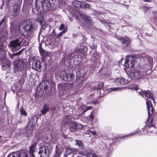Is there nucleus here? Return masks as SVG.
Listing matches in <instances>:
<instances>
[{
	"mask_svg": "<svg viewBox=\"0 0 157 157\" xmlns=\"http://www.w3.org/2000/svg\"><path fill=\"white\" fill-rule=\"evenodd\" d=\"M135 64L134 59L132 57H130L128 60L127 58L125 62L124 65L127 68H132L134 66Z\"/></svg>",
	"mask_w": 157,
	"mask_h": 157,
	"instance_id": "nucleus-16",
	"label": "nucleus"
},
{
	"mask_svg": "<svg viewBox=\"0 0 157 157\" xmlns=\"http://www.w3.org/2000/svg\"><path fill=\"white\" fill-rule=\"evenodd\" d=\"M3 48V46L1 45L0 44V50H1L2 49V48Z\"/></svg>",
	"mask_w": 157,
	"mask_h": 157,
	"instance_id": "nucleus-56",
	"label": "nucleus"
},
{
	"mask_svg": "<svg viewBox=\"0 0 157 157\" xmlns=\"http://www.w3.org/2000/svg\"><path fill=\"white\" fill-rule=\"evenodd\" d=\"M140 132L141 131L140 130L138 129L136 130L135 131L133 132H131L129 134L120 137H118V140L119 139L121 140L122 138L124 139L126 137H128L129 136H134L136 134L140 133Z\"/></svg>",
	"mask_w": 157,
	"mask_h": 157,
	"instance_id": "nucleus-22",
	"label": "nucleus"
},
{
	"mask_svg": "<svg viewBox=\"0 0 157 157\" xmlns=\"http://www.w3.org/2000/svg\"><path fill=\"white\" fill-rule=\"evenodd\" d=\"M29 25V21L28 19L23 20L19 24L18 30L22 36H25L28 34V30L26 28Z\"/></svg>",
	"mask_w": 157,
	"mask_h": 157,
	"instance_id": "nucleus-3",
	"label": "nucleus"
},
{
	"mask_svg": "<svg viewBox=\"0 0 157 157\" xmlns=\"http://www.w3.org/2000/svg\"><path fill=\"white\" fill-rule=\"evenodd\" d=\"M39 50L40 54L43 58H46L49 56V53L45 51L41 47L39 48Z\"/></svg>",
	"mask_w": 157,
	"mask_h": 157,
	"instance_id": "nucleus-25",
	"label": "nucleus"
},
{
	"mask_svg": "<svg viewBox=\"0 0 157 157\" xmlns=\"http://www.w3.org/2000/svg\"><path fill=\"white\" fill-rule=\"evenodd\" d=\"M66 32V31L65 30H64L62 32H60L58 35V36L60 38L61 36L63 35Z\"/></svg>",
	"mask_w": 157,
	"mask_h": 157,
	"instance_id": "nucleus-40",
	"label": "nucleus"
},
{
	"mask_svg": "<svg viewBox=\"0 0 157 157\" xmlns=\"http://www.w3.org/2000/svg\"><path fill=\"white\" fill-rule=\"evenodd\" d=\"M15 2H16L17 3H18V4L19 5L21 3V1L20 0H15ZM17 4H16V5Z\"/></svg>",
	"mask_w": 157,
	"mask_h": 157,
	"instance_id": "nucleus-48",
	"label": "nucleus"
},
{
	"mask_svg": "<svg viewBox=\"0 0 157 157\" xmlns=\"http://www.w3.org/2000/svg\"><path fill=\"white\" fill-rule=\"evenodd\" d=\"M51 7L50 0H43L41 2V5L39 6V9L40 12L44 13L50 10Z\"/></svg>",
	"mask_w": 157,
	"mask_h": 157,
	"instance_id": "nucleus-5",
	"label": "nucleus"
},
{
	"mask_svg": "<svg viewBox=\"0 0 157 157\" xmlns=\"http://www.w3.org/2000/svg\"><path fill=\"white\" fill-rule=\"evenodd\" d=\"M95 54H94L93 55V57H95Z\"/></svg>",
	"mask_w": 157,
	"mask_h": 157,
	"instance_id": "nucleus-59",
	"label": "nucleus"
},
{
	"mask_svg": "<svg viewBox=\"0 0 157 157\" xmlns=\"http://www.w3.org/2000/svg\"><path fill=\"white\" fill-rule=\"evenodd\" d=\"M113 81L115 84L119 86L123 85L127 83L126 80L123 78L114 79Z\"/></svg>",
	"mask_w": 157,
	"mask_h": 157,
	"instance_id": "nucleus-18",
	"label": "nucleus"
},
{
	"mask_svg": "<svg viewBox=\"0 0 157 157\" xmlns=\"http://www.w3.org/2000/svg\"><path fill=\"white\" fill-rule=\"evenodd\" d=\"M58 34H55V35H53L52 38L54 39V41L55 42H58L59 41L60 38L58 36Z\"/></svg>",
	"mask_w": 157,
	"mask_h": 157,
	"instance_id": "nucleus-33",
	"label": "nucleus"
},
{
	"mask_svg": "<svg viewBox=\"0 0 157 157\" xmlns=\"http://www.w3.org/2000/svg\"><path fill=\"white\" fill-rule=\"evenodd\" d=\"M67 154H65V155H64V157H68L67 156ZM69 155V156H68V157H74V155Z\"/></svg>",
	"mask_w": 157,
	"mask_h": 157,
	"instance_id": "nucleus-50",
	"label": "nucleus"
},
{
	"mask_svg": "<svg viewBox=\"0 0 157 157\" xmlns=\"http://www.w3.org/2000/svg\"><path fill=\"white\" fill-rule=\"evenodd\" d=\"M6 17H4L0 21V27L3 24H5L6 22Z\"/></svg>",
	"mask_w": 157,
	"mask_h": 157,
	"instance_id": "nucleus-36",
	"label": "nucleus"
},
{
	"mask_svg": "<svg viewBox=\"0 0 157 157\" xmlns=\"http://www.w3.org/2000/svg\"><path fill=\"white\" fill-rule=\"evenodd\" d=\"M76 129H80L83 128V126L79 124L76 123Z\"/></svg>",
	"mask_w": 157,
	"mask_h": 157,
	"instance_id": "nucleus-41",
	"label": "nucleus"
},
{
	"mask_svg": "<svg viewBox=\"0 0 157 157\" xmlns=\"http://www.w3.org/2000/svg\"><path fill=\"white\" fill-rule=\"evenodd\" d=\"M44 19L42 16H39L36 20L39 22L40 24L42 26L43 25V22Z\"/></svg>",
	"mask_w": 157,
	"mask_h": 157,
	"instance_id": "nucleus-32",
	"label": "nucleus"
},
{
	"mask_svg": "<svg viewBox=\"0 0 157 157\" xmlns=\"http://www.w3.org/2000/svg\"><path fill=\"white\" fill-rule=\"evenodd\" d=\"M50 110V107L49 104L47 103H45L43 106L42 109L41 110V112L43 115L45 114Z\"/></svg>",
	"mask_w": 157,
	"mask_h": 157,
	"instance_id": "nucleus-21",
	"label": "nucleus"
},
{
	"mask_svg": "<svg viewBox=\"0 0 157 157\" xmlns=\"http://www.w3.org/2000/svg\"><path fill=\"white\" fill-rule=\"evenodd\" d=\"M129 75L130 77L134 80L139 79L141 77V74L140 71L135 69H132Z\"/></svg>",
	"mask_w": 157,
	"mask_h": 157,
	"instance_id": "nucleus-13",
	"label": "nucleus"
},
{
	"mask_svg": "<svg viewBox=\"0 0 157 157\" xmlns=\"http://www.w3.org/2000/svg\"><path fill=\"white\" fill-rule=\"evenodd\" d=\"M76 157H82V156L80 155H79L77 156Z\"/></svg>",
	"mask_w": 157,
	"mask_h": 157,
	"instance_id": "nucleus-60",
	"label": "nucleus"
},
{
	"mask_svg": "<svg viewBox=\"0 0 157 157\" xmlns=\"http://www.w3.org/2000/svg\"><path fill=\"white\" fill-rule=\"evenodd\" d=\"M87 1H88V0H87Z\"/></svg>",
	"mask_w": 157,
	"mask_h": 157,
	"instance_id": "nucleus-63",
	"label": "nucleus"
},
{
	"mask_svg": "<svg viewBox=\"0 0 157 157\" xmlns=\"http://www.w3.org/2000/svg\"><path fill=\"white\" fill-rule=\"evenodd\" d=\"M21 115L27 116V114L25 111L23 109L21 110Z\"/></svg>",
	"mask_w": 157,
	"mask_h": 157,
	"instance_id": "nucleus-38",
	"label": "nucleus"
},
{
	"mask_svg": "<svg viewBox=\"0 0 157 157\" xmlns=\"http://www.w3.org/2000/svg\"><path fill=\"white\" fill-rule=\"evenodd\" d=\"M92 134L93 135H95L96 134V132L95 131H94L91 132Z\"/></svg>",
	"mask_w": 157,
	"mask_h": 157,
	"instance_id": "nucleus-53",
	"label": "nucleus"
},
{
	"mask_svg": "<svg viewBox=\"0 0 157 157\" xmlns=\"http://www.w3.org/2000/svg\"><path fill=\"white\" fill-rule=\"evenodd\" d=\"M20 8L19 5H14L12 15L14 17H17L19 14Z\"/></svg>",
	"mask_w": 157,
	"mask_h": 157,
	"instance_id": "nucleus-19",
	"label": "nucleus"
},
{
	"mask_svg": "<svg viewBox=\"0 0 157 157\" xmlns=\"http://www.w3.org/2000/svg\"><path fill=\"white\" fill-rule=\"evenodd\" d=\"M21 42L20 41L19 39L17 38L10 41L8 45V47L13 52L18 51L20 49Z\"/></svg>",
	"mask_w": 157,
	"mask_h": 157,
	"instance_id": "nucleus-4",
	"label": "nucleus"
},
{
	"mask_svg": "<svg viewBox=\"0 0 157 157\" xmlns=\"http://www.w3.org/2000/svg\"><path fill=\"white\" fill-rule=\"evenodd\" d=\"M95 90H99V93L100 94V95L101 97H102L103 95L104 94V90H103V83L101 82L99 83L97 87H96L95 88Z\"/></svg>",
	"mask_w": 157,
	"mask_h": 157,
	"instance_id": "nucleus-20",
	"label": "nucleus"
},
{
	"mask_svg": "<svg viewBox=\"0 0 157 157\" xmlns=\"http://www.w3.org/2000/svg\"><path fill=\"white\" fill-rule=\"evenodd\" d=\"M38 86L41 91H45L47 93L49 92L50 90L51 91L52 86L51 83L48 80L43 79L41 84H40Z\"/></svg>",
	"mask_w": 157,
	"mask_h": 157,
	"instance_id": "nucleus-6",
	"label": "nucleus"
},
{
	"mask_svg": "<svg viewBox=\"0 0 157 157\" xmlns=\"http://www.w3.org/2000/svg\"><path fill=\"white\" fill-rule=\"evenodd\" d=\"M23 50H24V49H22L21 50H20V51H19L18 52L15 53V55H16V56H19L22 53Z\"/></svg>",
	"mask_w": 157,
	"mask_h": 157,
	"instance_id": "nucleus-45",
	"label": "nucleus"
},
{
	"mask_svg": "<svg viewBox=\"0 0 157 157\" xmlns=\"http://www.w3.org/2000/svg\"><path fill=\"white\" fill-rule=\"evenodd\" d=\"M66 32V31L65 30H64L62 32H60L58 35V36L60 38L61 36L63 35Z\"/></svg>",
	"mask_w": 157,
	"mask_h": 157,
	"instance_id": "nucleus-39",
	"label": "nucleus"
},
{
	"mask_svg": "<svg viewBox=\"0 0 157 157\" xmlns=\"http://www.w3.org/2000/svg\"><path fill=\"white\" fill-rule=\"evenodd\" d=\"M3 4H4V1H3Z\"/></svg>",
	"mask_w": 157,
	"mask_h": 157,
	"instance_id": "nucleus-62",
	"label": "nucleus"
},
{
	"mask_svg": "<svg viewBox=\"0 0 157 157\" xmlns=\"http://www.w3.org/2000/svg\"><path fill=\"white\" fill-rule=\"evenodd\" d=\"M86 72L83 68H82L80 67H78L76 71V80L77 83L80 84L84 81V76Z\"/></svg>",
	"mask_w": 157,
	"mask_h": 157,
	"instance_id": "nucleus-7",
	"label": "nucleus"
},
{
	"mask_svg": "<svg viewBox=\"0 0 157 157\" xmlns=\"http://www.w3.org/2000/svg\"><path fill=\"white\" fill-rule=\"evenodd\" d=\"M147 106L148 117L145 122V125L146 127H147V131L152 132L155 128L154 124L157 121V114L150 101H147Z\"/></svg>",
	"mask_w": 157,
	"mask_h": 157,
	"instance_id": "nucleus-1",
	"label": "nucleus"
},
{
	"mask_svg": "<svg viewBox=\"0 0 157 157\" xmlns=\"http://www.w3.org/2000/svg\"><path fill=\"white\" fill-rule=\"evenodd\" d=\"M86 108L87 109V110H88L92 109L93 107L91 106H86Z\"/></svg>",
	"mask_w": 157,
	"mask_h": 157,
	"instance_id": "nucleus-51",
	"label": "nucleus"
},
{
	"mask_svg": "<svg viewBox=\"0 0 157 157\" xmlns=\"http://www.w3.org/2000/svg\"><path fill=\"white\" fill-rule=\"evenodd\" d=\"M7 65L8 67H10V62H9H9L7 63Z\"/></svg>",
	"mask_w": 157,
	"mask_h": 157,
	"instance_id": "nucleus-55",
	"label": "nucleus"
},
{
	"mask_svg": "<svg viewBox=\"0 0 157 157\" xmlns=\"http://www.w3.org/2000/svg\"><path fill=\"white\" fill-rule=\"evenodd\" d=\"M15 71H18L24 67V63L21 60H15L13 62Z\"/></svg>",
	"mask_w": 157,
	"mask_h": 157,
	"instance_id": "nucleus-12",
	"label": "nucleus"
},
{
	"mask_svg": "<svg viewBox=\"0 0 157 157\" xmlns=\"http://www.w3.org/2000/svg\"><path fill=\"white\" fill-rule=\"evenodd\" d=\"M82 108L83 109V112L82 113H83L88 110L86 108V106H82Z\"/></svg>",
	"mask_w": 157,
	"mask_h": 157,
	"instance_id": "nucleus-42",
	"label": "nucleus"
},
{
	"mask_svg": "<svg viewBox=\"0 0 157 157\" xmlns=\"http://www.w3.org/2000/svg\"><path fill=\"white\" fill-rule=\"evenodd\" d=\"M92 157H98V156L95 154H93L92 155Z\"/></svg>",
	"mask_w": 157,
	"mask_h": 157,
	"instance_id": "nucleus-54",
	"label": "nucleus"
},
{
	"mask_svg": "<svg viewBox=\"0 0 157 157\" xmlns=\"http://www.w3.org/2000/svg\"><path fill=\"white\" fill-rule=\"evenodd\" d=\"M77 149L74 148H67L66 150L65 154H67V155H74V153L77 152ZM68 156L67 155V156L68 157Z\"/></svg>",
	"mask_w": 157,
	"mask_h": 157,
	"instance_id": "nucleus-23",
	"label": "nucleus"
},
{
	"mask_svg": "<svg viewBox=\"0 0 157 157\" xmlns=\"http://www.w3.org/2000/svg\"><path fill=\"white\" fill-rule=\"evenodd\" d=\"M87 49L88 48L86 46L82 45L78 50V52L82 54H84V55H86Z\"/></svg>",
	"mask_w": 157,
	"mask_h": 157,
	"instance_id": "nucleus-27",
	"label": "nucleus"
},
{
	"mask_svg": "<svg viewBox=\"0 0 157 157\" xmlns=\"http://www.w3.org/2000/svg\"><path fill=\"white\" fill-rule=\"evenodd\" d=\"M63 79L65 81H71L75 78V75L72 73L65 71L62 75Z\"/></svg>",
	"mask_w": 157,
	"mask_h": 157,
	"instance_id": "nucleus-14",
	"label": "nucleus"
},
{
	"mask_svg": "<svg viewBox=\"0 0 157 157\" xmlns=\"http://www.w3.org/2000/svg\"><path fill=\"white\" fill-rule=\"evenodd\" d=\"M73 6L78 8L90 9L91 6L88 4H86L85 2L74 0L72 2Z\"/></svg>",
	"mask_w": 157,
	"mask_h": 157,
	"instance_id": "nucleus-9",
	"label": "nucleus"
},
{
	"mask_svg": "<svg viewBox=\"0 0 157 157\" xmlns=\"http://www.w3.org/2000/svg\"><path fill=\"white\" fill-rule=\"evenodd\" d=\"M121 41L122 44L125 47L129 46L131 44V39L128 36H123L118 39Z\"/></svg>",
	"mask_w": 157,
	"mask_h": 157,
	"instance_id": "nucleus-15",
	"label": "nucleus"
},
{
	"mask_svg": "<svg viewBox=\"0 0 157 157\" xmlns=\"http://www.w3.org/2000/svg\"><path fill=\"white\" fill-rule=\"evenodd\" d=\"M65 25L64 24H62L60 25V26L59 28V30H63L65 28Z\"/></svg>",
	"mask_w": 157,
	"mask_h": 157,
	"instance_id": "nucleus-43",
	"label": "nucleus"
},
{
	"mask_svg": "<svg viewBox=\"0 0 157 157\" xmlns=\"http://www.w3.org/2000/svg\"><path fill=\"white\" fill-rule=\"evenodd\" d=\"M52 34H54V35H55V34H56V33L55 31V30L54 29L53 30L52 32Z\"/></svg>",
	"mask_w": 157,
	"mask_h": 157,
	"instance_id": "nucleus-52",
	"label": "nucleus"
},
{
	"mask_svg": "<svg viewBox=\"0 0 157 157\" xmlns=\"http://www.w3.org/2000/svg\"><path fill=\"white\" fill-rule=\"evenodd\" d=\"M102 71V69L101 68L99 70V72H100Z\"/></svg>",
	"mask_w": 157,
	"mask_h": 157,
	"instance_id": "nucleus-57",
	"label": "nucleus"
},
{
	"mask_svg": "<svg viewBox=\"0 0 157 157\" xmlns=\"http://www.w3.org/2000/svg\"><path fill=\"white\" fill-rule=\"evenodd\" d=\"M75 145L78 146L80 149H82L84 147L83 144L80 140H76Z\"/></svg>",
	"mask_w": 157,
	"mask_h": 157,
	"instance_id": "nucleus-28",
	"label": "nucleus"
},
{
	"mask_svg": "<svg viewBox=\"0 0 157 157\" xmlns=\"http://www.w3.org/2000/svg\"><path fill=\"white\" fill-rule=\"evenodd\" d=\"M37 142H33L32 143L29 147V151L22 150L17 152L18 157H35L34 153L36 147Z\"/></svg>",
	"mask_w": 157,
	"mask_h": 157,
	"instance_id": "nucleus-2",
	"label": "nucleus"
},
{
	"mask_svg": "<svg viewBox=\"0 0 157 157\" xmlns=\"http://www.w3.org/2000/svg\"><path fill=\"white\" fill-rule=\"evenodd\" d=\"M33 68L36 71H39L41 70V65L40 61H36L33 64Z\"/></svg>",
	"mask_w": 157,
	"mask_h": 157,
	"instance_id": "nucleus-24",
	"label": "nucleus"
},
{
	"mask_svg": "<svg viewBox=\"0 0 157 157\" xmlns=\"http://www.w3.org/2000/svg\"><path fill=\"white\" fill-rule=\"evenodd\" d=\"M38 153L40 157H49L50 152L48 147L42 146L39 148Z\"/></svg>",
	"mask_w": 157,
	"mask_h": 157,
	"instance_id": "nucleus-11",
	"label": "nucleus"
},
{
	"mask_svg": "<svg viewBox=\"0 0 157 157\" xmlns=\"http://www.w3.org/2000/svg\"><path fill=\"white\" fill-rule=\"evenodd\" d=\"M139 94L141 95L144 97V96L145 97V98L147 97V98H145L146 99V101L147 100L150 101L151 102V104H152L151 101L148 98L151 99L153 101V102H154V97L153 96V94L152 93H151L150 91L149 90H148L147 91L146 90H141V91L139 92ZM146 103H147V101H146ZM152 106H153L152 105ZM153 107V106H152Z\"/></svg>",
	"mask_w": 157,
	"mask_h": 157,
	"instance_id": "nucleus-10",
	"label": "nucleus"
},
{
	"mask_svg": "<svg viewBox=\"0 0 157 157\" xmlns=\"http://www.w3.org/2000/svg\"><path fill=\"white\" fill-rule=\"evenodd\" d=\"M94 119V116L93 113L91 112L90 116L88 117V119L90 121H93Z\"/></svg>",
	"mask_w": 157,
	"mask_h": 157,
	"instance_id": "nucleus-37",
	"label": "nucleus"
},
{
	"mask_svg": "<svg viewBox=\"0 0 157 157\" xmlns=\"http://www.w3.org/2000/svg\"><path fill=\"white\" fill-rule=\"evenodd\" d=\"M23 50H24V49H22L21 50H20V51H19L18 52L15 53V55H16V56H19L22 53Z\"/></svg>",
	"mask_w": 157,
	"mask_h": 157,
	"instance_id": "nucleus-44",
	"label": "nucleus"
},
{
	"mask_svg": "<svg viewBox=\"0 0 157 157\" xmlns=\"http://www.w3.org/2000/svg\"><path fill=\"white\" fill-rule=\"evenodd\" d=\"M17 155V152L16 151L10 154L7 157H18Z\"/></svg>",
	"mask_w": 157,
	"mask_h": 157,
	"instance_id": "nucleus-35",
	"label": "nucleus"
},
{
	"mask_svg": "<svg viewBox=\"0 0 157 157\" xmlns=\"http://www.w3.org/2000/svg\"><path fill=\"white\" fill-rule=\"evenodd\" d=\"M43 153V154H42V155H44V153Z\"/></svg>",
	"mask_w": 157,
	"mask_h": 157,
	"instance_id": "nucleus-61",
	"label": "nucleus"
},
{
	"mask_svg": "<svg viewBox=\"0 0 157 157\" xmlns=\"http://www.w3.org/2000/svg\"><path fill=\"white\" fill-rule=\"evenodd\" d=\"M29 27V28L28 30V32H33L34 29V25H33L32 23H31L30 21H29V26H28Z\"/></svg>",
	"mask_w": 157,
	"mask_h": 157,
	"instance_id": "nucleus-31",
	"label": "nucleus"
},
{
	"mask_svg": "<svg viewBox=\"0 0 157 157\" xmlns=\"http://www.w3.org/2000/svg\"><path fill=\"white\" fill-rule=\"evenodd\" d=\"M82 16L83 17V20L86 22L88 23H91V17L86 16L85 14H82Z\"/></svg>",
	"mask_w": 157,
	"mask_h": 157,
	"instance_id": "nucleus-30",
	"label": "nucleus"
},
{
	"mask_svg": "<svg viewBox=\"0 0 157 157\" xmlns=\"http://www.w3.org/2000/svg\"><path fill=\"white\" fill-rule=\"evenodd\" d=\"M2 139L1 136L0 135V142L1 141V140Z\"/></svg>",
	"mask_w": 157,
	"mask_h": 157,
	"instance_id": "nucleus-58",
	"label": "nucleus"
},
{
	"mask_svg": "<svg viewBox=\"0 0 157 157\" xmlns=\"http://www.w3.org/2000/svg\"><path fill=\"white\" fill-rule=\"evenodd\" d=\"M139 86L135 84H132L129 85L128 86V88L130 89L138 90L139 89Z\"/></svg>",
	"mask_w": 157,
	"mask_h": 157,
	"instance_id": "nucleus-29",
	"label": "nucleus"
},
{
	"mask_svg": "<svg viewBox=\"0 0 157 157\" xmlns=\"http://www.w3.org/2000/svg\"><path fill=\"white\" fill-rule=\"evenodd\" d=\"M117 140H115L114 141V140L112 139H110L109 140L107 141V142L109 145V146H111L112 144H114L116 142Z\"/></svg>",
	"mask_w": 157,
	"mask_h": 157,
	"instance_id": "nucleus-34",
	"label": "nucleus"
},
{
	"mask_svg": "<svg viewBox=\"0 0 157 157\" xmlns=\"http://www.w3.org/2000/svg\"><path fill=\"white\" fill-rule=\"evenodd\" d=\"M86 55H84V54H82L78 52L77 54L73 56L70 60H71L72 59L73 61V64L75 65H77L81 62L83 59L86 58Z\"/></svg>",
	"mask_w": 157,
	"mask_h": 157,
	"instance_id": "nucleus-8",
	"label": "nucleus"
},
{
	"mask_svg": "<svg viewBox=\"0 0 157 157\" xmlns=\"http://www.w3.org/2000/svg\"><path fill=\"white\" fill-rule=\"evenodd\" d=\"M92 103L94 104H98L100 102V101H92Z\"/></svg>",
	"mask_w": 157,
	"mask_h": 157,
	"instance_id": "nucleus-47",
	"label": "nucleus"
},
{
	"mask_svg": "<svg viewBox=\"0 0 157 157\" xmlns=\"http://www.w3.org/2000/svg\"><path fill=\"white\" fill-rule=\"evenodd\" d=\"M9 55L10 57L12 59H13L14 57L16 56V55H15V53L13 54H9Z\"/></svg>",
	"mask_w": 157,
	"mask_h": 157,
	"instance_id": "nucleus-46",
	"label": "nucleus"
},
{
	"mask_svg": "<svg viewBox=\"0 0 157 157\" xmlns=\"http://www.w3.org/2000/svg\"><path fill=\"white\" fill-rule=\"evenodd\" d=\"M28 126L29 127V126H31V127H33V123L32 122H29L28 123Z\"/></svg>",
	"mask_w": 157,
	"mask_h": 157,
	"instance_id": "nucleus-49",
	"label": "nucleus"
},
{
	"mask_svg": "<svg viewBox=\"0 0 157 157\" xmlns=\"http://www.w3.org/2000/svg\"><path fill=\"white\" fill-rule=\"evenodd\" d=\"M69 128L71 132H74L76 130V123L75 122L68 124Z\"/></svg>",
	"mask_w": 157,
	"mask_h": 157,
	"instance_id": "nucleus-26",
	"label": "nucleus"
},
{
	"mask_svg": "<svg viewBox=\"0 0 157 157\" xmlns=\"http://www.w3.org/2000/svg\"><path fill=\"white\" fill-rule=\"evenodd\" d=\"M62 151L61 146L59 145H56L55 147V153L52 157H60Z\"/></svg>",
	"mask_w": 157,
	"mask_h": 157,
	"instance_id": "nucleus-17",
	"label": "nucleus"
}]
</instances>
